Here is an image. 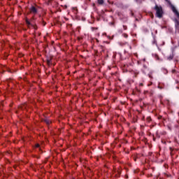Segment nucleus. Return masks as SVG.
I'll list each match as a JSON object with an SVG mask.
<instances>
[{
	"instance_id": "nucleus-14",
	"label": "nucleus",
	"mask_w": 179,
	"mask_h": 179,
	"mask_svg": "<svg viewBox=\"0 0 179 179\" xmlns=\"http://www.w3.org/2000/svg\"><path fill=\"white\" fill-rule=\"evenodd\" d=\"M152 18H154V15L153 14H152Z\"/></svg>"
},
{
	"instance_id": "nucleus-12",
	"label": "nucleus",
	"mask_w": 179,
	"mask_h": 179,
	"mask_svg": "<svg viewBox=\"0 0 179 179\" xmlns=\"http://www.w3.org/2000/svg\"><path fill=\"white\" fill-rule=\"evenodd\" d=\"M158 88H159L160 90H162V89H163V87H161V86H158Z\"/></svg>"
},
{
	"instance_id": "nucleus-7",
	"label": "nucleus",
	"mask_w": 179,
	"mask_h": 179,
	"mask_svg": "<svg viewBox=\"0 0 179 179\" xmlns=\"http://www.w3.org/2000/svg\"><path fill=\"white\" fill-rule=\"evenodd\" d=\"M147 121L150 122L152 121V118L150 117H147Z\"/></svg>"
},
{
	"instance_id": "nucleus-13",
	"label": "nucleus",
	"mask_w": 179,
	"mask_h": 179,
	"mask_svg": "<svg viewBox=\"0 0 179 179\" xmlns=\"http://www.w3.org/2000/svg\"><path fill=\"white\" fill-rule=\"evenodd\" d=\"M162 118V116H159V117H158V119H159V120H161Z\"/></svg>"
},
{
	"instance_id": "nucleus-1",
	"label": "nucleus",
	"mask_w": 179,
	"mask_h": 179,
	"mask_svg": "<svg viewBox=\"0 0 179 179\" xmlns=\"http://www.w3.org/2000/svg\"><path fill=\"white\" fill-rule=\"evenodd\" d=\"M155 10L156 11V15L158 18H162L163 17L164 11L162 6H159L156 5L155 7Z\"/></svg>"
},
{
	"instance_id": "nucleus-8",
	"label": "nucleus",
	"mask_w": 179,
	"mask_h": 179,
	"mask_svg": "<svg viewBox=\"0 0 179 179\" xmlns=\"http://www.w3.org/2000/svg\"><path fill=\"white\" fill-rule=\"evenodd\" d=\"M123 29H124V30H127V27L125 25H123Z\"/></svg>"
},
{
	"instance_id": "nucleus-5",
	"label": "nucleus",
	"mask_w": 179,
	"mask_h": 179,
	"mask_svg": "<svg viewBox=\"0 0 179 179\" xmlns=\"http://www.w3.org/2000/svg\"><path fill=\"white\" fill-rule=\"evenodd\" d=\"M98 3L99 5H103L104 3V1L103 0H98Z\"/></svg>"
},
{
	"instance_id": "nucleus-10",
	"label": "nucleus",
	"mask_w": 179,
	"mask_h": 179,
	"mask_svg": "<svg viewBox=\"0 0 179 179\" xmlns=\"http://www.w3.org/2000/svg\"><path fill=\"white\" fill-rule=\"evenodd\" d=\"M36 148H40V145L39 144H36Z\"/></svg>"
},
{
	"instance_id": "nucleus-11",
	"label": "nucleus",
	"mask_w": 179,
	"mask_h": 179,
	"mask_svg": "<svg viewBox=\"0 0 179 179\" xmlns=\"http://www.w3.org/2000/svg\"><path fill=\"white\" fill-rule=\"evenodd\" d=\"M124 38H128V35H127V34H124Z\"/></svg>"
},
{
	"instance_id": "nucleus-9",
	"label": "nucleus",
	"mask_w": 179,
	"mask_h": 179,
	"mask_svg": "<svg viewBox=\"0 0 179 179\" xmlns=\"http://www.w3.org/2000/svg\"><path fill=\"white\" fill-rule=\"evenodd\" d=\"M26 107H27V104H24L22 109L26 108Z\"/></svg>"
},
{
	"instance_id": "nucleus-4",
	"label": "nucleus",
	"mask_w": 179,
	"mask_h": 179,
	"mask_svg": "<svg viewBox=\"0 0 179 179\" xmlns=\"http://www.w3.org/2000/svg\"><path fill=\"white\" fill-rule=\"evenodd\" d=\"M25 22H26V24L27 25L28 27L31 26V22L28 20H26Z\"/></svg>"
},
{
	"instance_id": "nucleus-2",
	"label": "nucleus",
	"mask_w": 179,
	"mask_h": 179,
	"mask_svg": "<svg viewBox=\"0 0 179 179\" xmlns=\"http://www.w3.org/2000/svg\"><path fill=\"white\" fill-rule=\"evenodd\" d=\"M172 11L176 14V15L179 17V12L176 9V8L174 6H171Z\"/></svg>"
},
{
	"instance_id": "nucleus-3",
	"label": "nucleus",
	"mask_w": 179,
	"mask_h": 179,
	"mask_svg": "<svg viewBox=\"0 0 179 179\" xmlns=\"http://www.w3.org/2000/svg\"><path fill=\"white\" fill-rule=\"evenodd\" d=\"M30 13L36 15L37 13V9L34 6H32L30 8Z\"/></svg>"
},
{
	"instance_id": "nucleus-16",
	"label": "nucleus",
	"mask_w": 179,
	"mask_h": 179,
	"mask_svg": "<svg viewBox=\"0 0 179 179\" xmlns=\"http://www.w3.org/2000/svg\"><path fill=\"white\" fill-rule=\"evenodd\" d=\"M69 27H72V24H69Z\"/></svg>"
},
{
	"instance_id": "nucleus-19",
	"label": "nucleus",
	"mask_w": 179,
	"mask_h": 179,
	"mask_svg": "<svg viewBox=\"0 0 179 179\" xmlns=\"http://www.w3.org/2000/svg\"><path fill=\"white\" fill-rule=\"evenodd\" d=\"M118 173L120 174V171H118Z\"/></svg>"
},
{
	"instance_id": "nucleus-18",
	"label": "nucleus",
	"mask_w": 179,
	"mask_h": 179,
	"mask_svg": "<svg viewBox=\"0 0 179 179\" xmlns=\"http://www.w3.org/2000/svg\"><path fill=\"white\" fill-rule=\"evenodd\" d=\"M141 85L143 86V83H141Z\"/></svg>"
},
{
	"instance_id": "nucleus-17",
	"label": "nucleus",
	"mask_w": 179,
	"mask_h": 179,
	"mask_svg": "<svg viewBox=\"0 0 179 179\" xmlns=\"http://www.w3.org/2000/svg\"><path fill=\"white\" fill-rule=\"evenodd\" d=\"M129 48L131 49V46H129Z\"/></svg>"
},
{
	"instance_id": "nucleus-15",
	"label": "nucleus",
	"mask_w": 179,
	"mask_h": 179,
	"mask_svg": "<svg viewBox=\"0 0 179 179\" xmlns=\"http://www.w3.org/2000/svg\"><path fill=\"white\" fill-rule=\"evenodd\" d=\"M131 16H134V13H131Z\"/></svg>"
},
{
	"instance_id": "nucleus-6",
	"label": "nucleus",
	"mask_w": 179,
	"mask_h": 179,
	"mask_svg": "<svg viewBox=\"0 0 179 179\" xmlns=\"http://www.w3.org/2000/svg\"><path fill=\"white\" fill-rule=\"evenodd\" d=\"M45 122L47 124H51V122L50 121V120H45Z\"/></svg>"
},
{
	"instance_id": "nucleus-20",
	"label": "nucleus",
	"mask_w": 179,
	"mask_h": 179,
	"mask_svg": "<svg viewBox=\"0 0 179 179\" xmlns=\"http://www.w3.org/2000/svg\"><path fill=\"white\" fill-rule=\"evenodd\" d=\"M178 115H179V113H178Z\"/></svg>"
}]
</instances>
